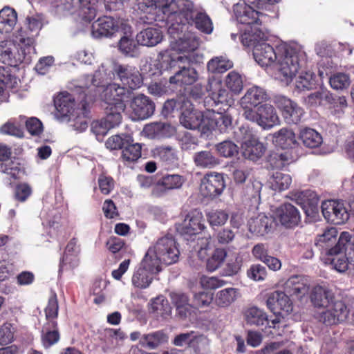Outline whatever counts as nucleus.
I'll return each mask as SVG.
<instances>
[{"instance_id": "c756f323", "label": "nucleus", "mask_w": 354, "mask_h": 354, "mask_svg": "<svg viewBox=\"0 0 354 354\" xmlns=\"http://www.w3.org/2000/svg\"><path fill=\"white\" fill-rule=\"evenodd\" d=\"M243 155L248 159L256 160L263 156L265 146L251 133H247L241 141Z\"/></svg>"}, {"instance_id": "2eb2a0df", "label": "nucleus", "mask_w": 354, "mask_h": 354, "mask_svg": "<svg viewBox=\"0 0 354 354\" xmlns=\"http://www.w3.org/2000/svg\"><path fill=\"white\" fill-rule=\"evenodd\" d=\"M114 64L116 63L111 61L102 63L93 76L86 75L80 80V87L88 88L93 86L98 90L102 86H106L105 84L114 75Z\"/></svg>"}, {"instance_id": "a19ab883", "label": "nucleus", "mask_w": 354, "mask_h": 354, "mask_svg": "<svg viewBox=\"0 0 354 354\" xmlns=\"http://www.w3.org/2000/svg\"><path fill=\"white\" fill-rule=\"evenodd\" d=\"M240 297L239 289L226 288L218 291L214 297V303L219 308H227Z\"/></svg>"}, {"instance_id": "4d7b16f0", "label": "nucleus", "mask_w": 354, "mask_h": 354, "mask_svg": "<svg viewBox=\"0 0 354 354\" xmlns=\"http://www.w3.org/2000/svg\"><path fill=\"white\" fill-rule=\"evenodd\" d=\"M170 297L179 315L182 317H186L191 308L188 297L184 293L174 292L170 294Z\"/></svg>"}, {"instance_id": "0eeeda50", "label": "nucleus", "mask_w": 354, "mask_h": 354, "mask_svg": "<svg viewBox=\"0 0 354 354\" xmlns=\"http://www.w3.org/2000/svg\"><path fill=\"white\" fill-rule=\"evenodd\" d=\"M196 10L191 0H174L171 14L167 18L168 33L176 34L180 28L187 29L193 24Z\"/></svg>"}, {"instance_id": "13d9d810", "label": "nucleus", "mask_w": 354, "mask_h": 354, "mask_svg": "<svg viewBox=\"0 0 354 354\" xmlns=\"http://www.w3.org/2000/svg\"><path fill=\"white\" fill-rule=\"evenodd\" d=\"M225 84L234 94H239L243 88V79L242 75L235 71H230L225 78Z\"/></svg>"}, {"instance_id": "dca6fc26", "label": "nucleus", "mask_w": 354, "mask_h": 354, "mask_svg": "<svg viewBox=\"0 0 354 354\" xmlns=\"http://www.w3.org/2000/svg\"><path fill=\"white\" fill-rule=\"evenodd\" d=\"M225 188L223 174L209 172L201 180L199 192L205 198H214L220 196Z\"/></svg>"}, {"instance_id": "ea45409f", "label": "nucleus", "mask_w": 354, "mask_h": 354, "mask_svg": "<svg viewBox=\"0 0 354 354\" xmlns=\"http://www.w3.org/2000/svg\"><path fill=\"white\" fill-rule=\"evenodd\" d=\"M19 80L12 75L8 68L0 67V96L5 99L8 96L9 90L17 89L19 84Z\"/></svg>"}, {"instance_id": "393cba45", "label": "nucleus", "mask_w": 354, "mask_h": 354, "mask_svg": "<svg viewBox=\"0 0 354 354\" xmlns=\"http://www.w3.org/2000/svg\"><path fill=\"white\" fill-rule=\"evenodd\" d=\"M131 118L133 120H142L151 116L155 105L149 98L142 94L134 97L131 102Z\"/></svg>"}, {"instance_id": "6e6d98bb", "label": "nucleus", "mask_w": 354, "mask_h": 354, "mask_svg": "<svg viewBox=\"0 0 354 354\" xmlns=\"http://www.w3.org/2000/svg\"><path fill=\"white\" fill-rule=\"evenodd\" d=\"M299 138L303 144L310 148L319 147L322 142V136L315 130L306 128L300 131Z\"/></svg>"}, {"instance_id": "7ed1b4c3", "label": "nucleus", "mask_w": 354, "mask_h": 354, "mask_svg": "<svg viewBox=\"0 0 354 354\" xmlns=\"http://www.w3.org/2000/svg\"><path fill=\"white\" fill-rule=\"evenodd\" d=\"M270 72L271 75L283 84L288 86L303 66L306 54L297 43H284Z\"/></svg>"}, {"instance_id": "49530a36", "label": "nucleus", "mask_w": 354, "mask_h": 354, "mask_svg": "<svg viewBox=\"0 0 354 354\" xmlns=\"http://www.w3.org/2000/svg\"><path fill=\"white\" fill-rule=\"evenodd\" d=\"M193 160L195 165L202 169H212L220 163L219 160L209 151L195 153Z\"/></svg>"}, {"instance_id": "a18cd8bd", "label": "nucleus", "mask_w": 354, "mask_h": 354, "mask_svg": "<svg viewBox=\"0 0 354 354\" xmlns=\"http://www.w3.org/2000/svg\"><path fill=\"white\" fill-rule=\"evenodd\" d=\"M69 127L77 132H83L88 128V118L84 104L82 108L77 109L76 112L70 117V120L66 121Z\"/></svg>"}, {"instance_id": "69168bd1", "label": "nucleus", "mask_w": 354, "mask_h": 354, "mask_svg": "<svg viewBox=\"0 0 354 354\" xmlns=\"http://www.w3.org/2000/svg\"><path fill=\"white\" fill-rule=\"evenodd\" d=\"M81 7L79 10V15L82 20L85 22L91 21L97 15L98 3H80Z\"/></svg>"}, {"instance_id": "f03ea898", "label": "nucleus", "mask_w": 354, "mask_h": 354, "mask_svg": "<svg viewBox=\"0 0 354 354\" xmlns=\"http://www.w3.org/2000/svg\"><path fill=\"white\" fill-rule=\"evenodd\" d=\"M260 26H245L240 37L243 45L253 46V57L256 62L270 73L285 42L279 41L274 46H271L266 42L268 34Z\"/></svg>"}, {"instance_id": "20e7f679", "label": "nucleus", "mask_w": 354, "mask_h": 354, "mask_svg": "<svg viewBox=\"0 0 354 354\" xmlns=\"http://www.w3.org/2000/svg\"><path fill=\"white\" fill-rule=\"evenodd\" d=\"M35 53L32 38L25 37L22 30H18L14 34L12 40L0 42V60L9 66L29 62Z\"/></svg>"}, {"instance_id": "9b49d317", "label": "nucleus", "mask_w": 354, "mask_h": 354, "mask_svg": "<svg viewBox=\"0 0 354 354\" xmlns=\"http://www.w3.org/2000/svg\"><path fill=\"white\" fill-rule=\"evenodd\" d=\"M100 98L107 106H113L115 109L124 111L125 104L130 96V92L124 86L116 83L107 84L97 90Z\"/></svg>"}, {"instance_id": "473e14b6", "label": "nucleus", "mask_w": 354, "mask_h": 354, "mask_svg": "<svg viewBox=\"0 0 354 354\" xmlns=\"http://www.w3.org/2000/svg\"><path fill=\"white\" fill-rule=\"evenodd\" d=\"M163 39V32L158 27H147L140 31L136 35L138 44L153 47L160 44Z\"/></svg>"}, {"instance_id": "bb28decb", "label": "nucleus", "mask_w": 354, "mask_h": 354, "mask_svg": "<svg viewBox=\"0 0 354 354\" xmlns=\"http://www.w3.org/2000/svg\"><path fill=\"white\" fill-rule=\"evenodd\" d=\"M10 156V149L0 145V171L13 179L19 178L24 174V170L17 160L9 158Z\"/></svg>"}, {"instance_id": "bf43d9fd", "label": "nucleus", "mask_w": 354, "mask_h": 354, "mask_svg": "<svg viewBox=\"0 0 354 354\" xmlns=\"http://www.w3.org/2000/svg\"><path fill=\"white\" fill-rule=\"evenodd\" d=\"M316 77L311 71H301L295 80V87L299 91L309 90L316 84Z\"/></svg>"}, {"instance_id": "39448f33", "label": "nucleus", "mask_w": 354, "mask_h": 354, "mask_svg": "<svg viewBox=\"0 0 354 354\" xmlns=\"http://www.w3.org/2000/svg\"><path fill=\"white\" fill-rule=\"evenodd\" d=\"M279 0H247L234 6L236 21L244 26H262L270 21V17L263 10H268L271 5Z\"/></svg>"}, {"instance_id": "8fccbe9b", "label": "nucleus", "mask_w": 354, "mask_h": 354, "mask_svg": "<svg viewBox=\"0 0 354 354\" xmlns=\"http://www.w3.org/2000/svg\"><path fill=\"white\" fill-rule=\"evenodd\" d=\"M268 182L272 189L281 192L290 187L292 183V178L288 174L277 171L273 172Z\"/></svg>"}, {"instance_id": "864d4df0", "label": "nucleus", "mask_w": 354, "mask_h": 354, "mask_svg": "<svg viewBox=\"0 0 354 354\" xmlns=\"http://www.w3.org/2000/svg\"><path fill=\"white\" fill-rule=\"evenodd\" d=\"M133 142V137L129 133L115 134L110 136L105 142L106 147L111 150L123 149L128 145Z\"/></svg>"}, {"instance_id": "6e6552de", "label": "nucleus", "mask_w": 354, "mask_h": 354, "mask_svg": "<svg viewBox=\"0 0 354 354\" xmlns=\"http://www.w3.org/2000/svg\"><path fill=\"white\" fill-rule=\"evenodd\" d=\"M337 235L338 231L335 227L327 228L317 236L316 245L326 255L343 251L351 236L348 232H342L339 237Z\"/></svg>"}, {"instance_id": "4be33fe9", "label": "nucleus", "mask_w": 354, "mask_h": 354, "mask_svg": "<svg viewBox=\"0 0 354 354\" xmlns=\"http://www.w3.org/2000/svg\"><path fill=\"white\" fill-rule=\"evenodd\" d=\"M267 307L274 314L282 317L290 315L293 310V304L284 292L276 290L270 293L266 301Z\"/></svg>"}, {"instance_id": "f257e3e1", "label": "nucleus", "mask_w": 354, "mask_h": 354, "mask_svg": "<svg viewBox=\"0 0 354 354\" xmlns=\"http://www.w3.org/2000/svg\"><path fill=\"white\" fill-rule=\"evenodd\" d=\"M187 30L180 28L176 34H169L171 37L170 48L158 55L160 73L176 66L178 62L198 64L203 62V55L197 51L198 39Z\"/></svg>"}, {"instance_id": "412c9836", "label": "nucleus", "mask_w": 354, "mask_h": 354, "mask_svg": "<svg viewBox=\"0 0 354 354\" xmlns=\"http://www.w3.org/2000/svg\"><path fill=\"white\" fill-rule=\"evenodd\" d=\"M205 228L203 213L200 210L194 209L186 214L183 221L177 229L183 235L192 236L200 234Z\"/></svg>"}, {"instance_id": "e433bc0d", "label": "nucleus", "mask_w": 354, "mask_h": 354, "mask_svg": "<svg viewBox=\"0 0 354 354\" xmlns=\"http://www.w3.org/2000/svg\"><path fill=\"white\" fill-rule=\"evenodd\" d=\"M272 142L283 149H291L297 145L295 133L288 128H282L272 135Z\"/></svg>"}, {"instance_id": "5fc2aeb1", "label": "nucleus", "mask_w": 354, "mask_h": 354, "mask_svg": "<svg viewBox=\"0 0 354 354\" xmlns=\"http://www.w3.org/2000/svg\"><path fill=\"white\" fill-rule=\"evenodd\" d=\"M232 67V62L225 56L214 57L207 64L208 71L212 73H223Z\"/></svg>"}, {"instance_id": "ddd939ff", "label": "nucleus", "mask_w": 354, "mask_h": 354, "mask_svg": "<svg viewBox=\"0 0 354 354\" xmlns=\"http://www.w3.org/2000/svg\"><path fill=\"white\" fill-rule=\"evenodd\" d=\"M181 115L180 117V124L187 129H200L205 133V124L206 117L205 111L195 110L189 100H186L182 102L180 106Z\"/></svg>"}, {"instance_id": "79ce46f5", "label": "nucleus", "mask_w": 354, "mask_h": 354, "mask_svg": "<svg viewBox=\"0 0 354 354\" xmlns=\"http://www.w3.org/2000/svg\"><path fill=\"white\" fill-rule=\"evenodd\" d=\"M17 21V15L15 10L9 7H5L0 10V35L10 32Z\"/></svg>"}, {"instance_id": "b1692460", "label": "nucleus", "mask_w": 354, "mask_h": 354, "mask_svg": "<svg viewBox=\"0 0 354 354\" xmlns=\"http://www.w3.org/2000/svg\"><path fill=\"white\" fill-rule=\"evenodd\" d=\"M292 199L304 209L308 217L315 220L319 214V198L317 194L310 190L299 192L293 195Z\"/></svg>"}, {"instance_id": "1a4fd4ad", "label": "nucleus", "mask_w": 354, "mask_h": 354, "mask_svg": "<svg viewBox=\"0 0 354 354\" xmlns=\"http://www.w3.org/2000/svg\"><path fill=\"white\" fill-rule=\"evenodd\" d=\"M129 26L120 19L109 16L98 18L91 25V35L94 38H110L119 31H127Z\"/></svg>"}, {"instance_id": "052dcab7", "label": "nucleus", "mask_w": 354, "mask_h": 354, "mask_svg": "<svg viewBox=\"0 0 354 354\" xmlns=\"http://www.w3.org/2000/svg\"><path fill=\"white\" fill-rule=\"evenodd\" d=\"M226 272L229 276L237 274L243 265V255L239 252L227 254Z\"/></svg>"}, {"instance_id": "2f4dec72", "label": "nucleus", "mask_w": 354, "mask_h": 354, "mask_svg": "<svg viewBox=\"0 0 354 354\" xmlns=\"http://www.w3.org/2000/svg\"><path fill=\"white\" fill-rule=\"evenodd\" d=\"M343 251H339L338 252L333 254H328V257H333L328 258L333 268L339 272H344L350 268L354 269V251L351 247L349 250L345 253Z\"/></svg>"}, {"instance_id": "680f3d73", "label": "nucleus", "mask_w": 354, "mask_h": 354, "mask_svg": "<svg viewBox=\"0 0 354 354\" xmlns=\"http://www.w3.org/2000/svg\"><path fill=\"white\" fill-rule=\"evenodd\" d=\"M193 24H195L196 27L205 33L209 34L213 30L212 20L205 12L196 10Z\"/></svg>"}, {"instance_id": "58836bf2", "label": "nucleus", "mask_w": 354, "mask_h": 354, "mask_svg": "<svg viewBox=\"0 0 354 354\" xmlns=\"http://www.w3.org/2000/svg\"><path fill=\"white\" fill-rule=\"evenodd\" d=\"M149 310L154 316L167 319L171 314V307L163 295H158L150 300Z\"/></svg>"}, {"instance_id": "5701e85b", "label": "nucleus", "mask_w": 354, "mask_h": 354, "mask_svg": "<svg viewBox=\"0 0 354 354\" xmlns=\"http://www.w3.org/2000/svg\"><path fill=\"white\" fill-rule=\"evenodd\" d=\"M113 71L122 84L130 89L138 88L142 84V75L134 66L114 64Z\"/></svg>"}, {"instance_id": "37998d69", "label": "nucleus", "mask_w": 354, "mask_h": 354, "mask_svg": "<svg viewBox=\"0 0 354 354\" xmlns=\"http://www.w3.org/2000/svg\"><path fill=\"white\" fill-rule=\"evenodd\" d=\"M124 35L118 41V48L119 51L129 57H136L138 55V46L131 35V27L127 31H123Z\"/></svg>"}, {"instance_id": "de8ad7c7", "label": "nucleus", "mask_w": 354, "mask_h": 354, "mask_svg": "<svg viewBox=\"0 0 354 354\" xmlns=\"http://www.w3.org/2000/svg\"><path fill=\"white\" fill-rule=\"evenodd\" d=\"M28 32L26 30L20 28L24 32L25 37H30L32 38L33 44H35V37L39 35V31L44 25V18L40 14L28 16L26 19ZM35 47V46L33 45Z\"/></svg>"}, {"instance_id": "4c0bfd02", "label": "nucleus", "mask_w": 354, "mask_h": 354, "mask_svg": "<svg viewBox=\"0 0 354 354\" xmlns=\"http://www.w3.org/2000/svg\"><path fill=\"white\" fill-rule=\"evenodd\" d=\"M272 223V217L261 213L257 216L250 220L248 227L251 233L257 236H263L269 232Z\"/></svg>"}, {"instance_id": "72a5a7b5", "label": "nucleus", "mask_w": 354, "mask_h": 354, "mask_svg": "<svg viewBox=\"0 0 354 354\" xmlns=\"http://www.w3.org/2000/svg\"><path fill=\"white\" fill-rule=\"evenodd\" d=\"M285 290L290 295L301 299L309 291L308 280L301 276H292L286 282Z\"/></svg>"}, {"instance_id": "774afa93", "label": "nucleus", "mask_w": 354, "mask_h": 354, "mask_svg": "<svg viewBox=\"0 0 354 354\" xmlns=\"http://www.w3.org/2000/svg\"><path fill=\"white\" fill-rule=\"evenodd\" d=\"M141 145L138 143L127 145L122 152V158L127 161L133 162L141 156Z\"/></svg>"}, {"instance_id": "3c124183", "label": "nucleus", "mask_w": 354, "mask_h": 354, "mask_svg": "<svg viewBox=\"0 0 354 354\" xmlns=\"http://www.w3.org/2000/svg\"><path fill=\"white\" fill-rule=\"evenodd\" d=\"M167 335L162 331L158 330L147 335H143L140 338V344L143 346L154 349L159 345L167 342Z\"/></svg>"}, {"instance_id": "0e129e2a", "label": "nucleus", "mask_w": 354, "mask_h": 354, "mask_svg": "<svg viewBox=\"0 0 354 354\" xmlns=\"http://www.w3.org/2000/svg\"><path fill=\"white\" fill-rule=\"evenodd\" d=\"M227 257V252L224 249L216 248L211 257L207 259V269L214 272L221 266Z\"/></svg>"}, {"instance_id": "c03bdc74", "label": "nucleus", "mask_w": 354, "mask_h": 354, "mask_svg": "<svg viewBox=\"0 0 354 354\" xmlns=\"http://www.w3.org/2000/svg\"><path fill=\"white\" fill-rule=\"evenodd\" d=\"M143 133L150 138L170 137L175 133L174 127L166 123H153L144 127Z\"/></svg>"}, {"instance_id": "338daca9", "label": "nucleus", "mask_w": 354, "mask_h": 354, "mask_svg": "<svg viewBox=\"0 0 354 354\" xmlns=\"http://www.w3.org/2000/svg\"><path fill=\"white\" fill-rule=\"evenodd\" d=\"M80 264L79 256L64 254L59 263L60 273L72 272Z\"/></svg>"}, {"instance_id": "e2e57ef3", "label": "nucleus", "mask_w": 354, "mask_h": 354, "mask_svg": "<svg viewBox=\"0 0 354 354\" xmlns=\"http://www.w3.org/2000/svg\"><path fill=\"white\" fill-rule=\"evenodd\" d=\"M207 221L212 227L224 225L229 218V214L223 209H212L206 214Z\"/></svg>"}, {"instance_id": "6ab92c4d", "label": "nucleus", "mask_w": 354, "mask_h": 354, "mask_svg": "<svg viewBox=\"0 0 354 354\" xmlns=\"http://www.w3.org/2000/svg\"><path fill=\"white\" fill-rule=\"evenodd\" d=\"M55 107V118L60 122L70 120V117L73 115L78 108L74 97L67 92L59 93L54 100Z\"/></svg>"}, {"instance_id": "c85d7f7f", "label": "nucleus", "mask_w": 354, "mask_h": 354, "mask_svg": "<svg viewBox=\"0 0 354 354\" xmlns=\"http://www.w3.org/2000/svg\"><path fill=\"white\" fill-rule=\"evenodd\" d=\"M267 98V94L263 88L253 86L249 88L245 95L240 100V105L243 112L253 111L254 108L258 107V105Z\"/></svg>"}, {"instance_id": "9d476101", "label": "nucleus", "mask_w": 354, "mask_h": 354, "mask_svg": "<svg viewBox=\"0 0 354 354\" xmlns=\"http://www.w3.org/2000/svg\"><path fill=\"white\" fill-rule=\"evenodd\" d=\"M243 115L246 120L257 123L266 130L280 124V119L274 107L269 104H262L253 111L243 112Z\"/></svg>"}, {"instance_id": "7c9ffc66", "label": "nucleus", "mask_w": 354, "mask_h": 354, "mask_svg": "<svg viewBox=\"0 0 354 354\" xmlns=\"http://www.w3.org/2000/svg\"><path fill=\"white\" fill-rule=\"evenodd\" d=\"M275 214L281 225L288 227L297 225L301 219L298 209L290 203H285L278 207Z\"/></svg>"}, {"instance_id": "603ef678", "label": "nucleus", "mask_w": 354, "mask_h": 354, "mask_svg": "<svg viewBox=\"0 0 354 354\" xmlns=\"http://www.w3.org/2000/svg\"><path fill=\"white\" fill-rule=\"evenodd\" d=\"M245 320L248 324L263 326L268 322V315L261 309L253 306L248 308L244 313Z\"/></svg>"}, {"instance_id": "f704fd0d", "label": "nucleus", "mask_w": 354, "mask_h": 354, "mask_svg": "<svg viewBox=\"0 0 354 354\" xmlns=\"http://www.w3.org/2000/svg\"><path fill=\"white\" fill-rule=\"evenodd\" d=\"M310 298L313 306L318 308H326L337 301L329 290L318 285L312 288Z\"/></svg>"}, {"instance_id": "09e8293b", "label": "nucleus", "mask_w": 354, "mask_h": 354, "mask_svg": "<svg viewBox=\"0 0 354 354\" xmlns=\"http://www.w3.org/2000/svg\"><path fill=\"white\" fill-rule=\"evenodd\" d=\"M59 339V335L57 330L56 320L47 322L42 329V343L44 347L48 348L57 343Z\"/></svg>"}, {"instance_id": "f3484780", "label": "nucleus", "mask_w": 354, "mask_h": 354, "mask_svg": "<svg viewBox=\"0 0 354 354\" xmlns=\"http://www.w3.org/2000/svg\"><path fill=\"white\" fill-rule=\"evenodd\" d=\"M321 208L325 219L335 225L342 224L349 218V213L343 201H325L322 203Z\"/></svg>"}, {"instance_id": "4468645a", "label": "nucleus", "mask_w": 354, "mask_h": 354, "mask_svg": "<svg viewBox=\"0 0 354 354\" xmlns=\"http://www.w3.org/2000/svg\"><path fill=\"white\" fill-rule=\"evenodd\" d=\"M322 309V311L317 314L316 318L320 322L328 326L344 321L349 312L347 306L341 300L333 301V304Z\"/></svg>"}, {"instance_id": "f8f14e48", "label": "nucleus", "mask_w": 354, "mask_h": 354, "mask_svg": "<svg viewBox=\"0 0 354 354\" xmlns=\"http://www.w3.org/2000/svg\"><path fill=\"white\" fill-rule=\"evenodd\" d=\"M160 270L147 257H144L139 265L135 268L132 277V286L138 289H146L150 286Z\"/></svg>"}, {"instance_id": "cd10ccee", "label": "nucleus", "mask_w": 354, "mask_h": 354, "mask_svg": "<svg viewBox=\"0 0 354 354\" xmlns=\"http://www.w3.org/2000/svg\"><path fill=\"white\" fill-rule=\"evenodd\" d=\"M206 91L216 104H224L230 106L234 102L231 94L222 87L221 82L218 79L209 78Z\"/></svg>"}, {"instance_id": "c9c22d12", "label": "nucleus", "mask_w": 354, "mask_h": 354, "mask_svg": "<svg viewBox=\"0 0 354 354\" xmlns=\"http://www.w3.org/2000/svg\"><path fill=\"white\" fill-rule=\"evenodd\" d=\"M179 70L169 77V82L177 85H191L196 82L199 75L193 67L180 66Z\"/></svg>"}, {"instance_id": "aec40b11", "label": "nucleus", "mask_w": 354, "mask_h": 354, "mask_svg": "<svg viewBox=\"0 0 354 354\" xmlns=\"http://www.w3.org/2000/svg\"><path fill=\"white\" fill-rule=\"evenodd\" d=\"M174 0H145L138 3V8L145 12H149L154 17L150 19L155 21H166L171 14V4Z\"/></svg>"}, {"instance_id": "423d86ee", "label": "nucleus", "mask_w": 354, "mask_h": 354, "mask_svg": "<svg viewBox=\"0 0 354 354\" xmlns=\"http://www.w3.org/2000/svg\"><path fill=\"white\" fill-rule=\"evenodd\" d=\"M180 251L176 240L171 236L160 238L147 250V257L162 270V264L171 265L178 261Z\"/></svg>"}, {"instance_id": "a211bd4d", "label": "nucleus", "mask_w": 354, "mask_h": 354, "mask_svg": "<svg viewBox=\"0 0 354 354\" xmlns=\"http://www.w3.org/2000/svg\"><path fill=\"white\" fill-rule=\"evenodd\" d=\"M274 103L280 110L283 119L287 123L297 124L304 115V111L301 106L283 95L276 96Z\"/></svg>"}, {"instance_id": "a878e982", "label": "nucleus", "mask_w": 354, "mask_h": 354, "mask_svg": "<svg viewBox=\"0 0 354 354\" xmlns=\"http://www.w3.org/2000/svg\"><path fill=\"white\" fill-rule=\"evenodd\" d=\"M204 116L206 117L205 133L216 129L224 132L232 123V117L227 112L220 113L207 109L205 111Z\"/></svg>"}]
</instances>
